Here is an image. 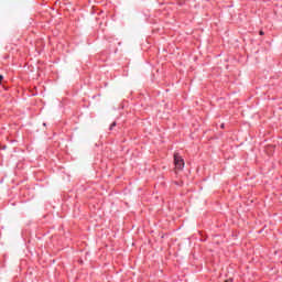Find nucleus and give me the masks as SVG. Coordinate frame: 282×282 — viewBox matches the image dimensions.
Returning <instances> with one entry per match:
<instances>
[{
    "instance_id": "f257e3e1",
    "label": "nucleus",
    "mask_w": 282,
    "mask_h": 282,
    "mask_svg": "<svg viewBox=\"0 0 282 282\" xmlns=\"http://www.w3.org/2000/svg\"><path fill=\"white\" fill-rule=\"evenodd\" d=\"M174 166L177 171H182L184 169V159H182L178 153L174 154Z\"/></svg>"
},
{
    "instance_id": "f03ea898",
    "label": "nucleus",
    "mask_w": 282,
    "mask_h": 282,
    "mask_svg": "<svg viewBox=\"0 0 282 282\" xmlns=\"http://www.w3.org/2000/svg\"><path fill=\"white\" fill-rule=\"evenodd\" d=\"M113 127H116V122H112L110 126V131L113 130Z\"/></svg>"
},
{
    "instance_id": "7ed1b4c3",
    "label": "nucleus",
    "mask_w": 282,
    "mask_h": 282,
    "mask_svg": "<svg viewBox=\"0 0 282 282\" xmlns=\"http://www.w3.org/2000/svg\"><path fill=\"white\" fill-rule=\"evenodd\" d=\"M260 36H263V31H260Z\"/></svg>"
},
{
    "instance_id": "20e7f679",
    "label": "nucleus",
    "mask_w": 282,
    "mask_h": 282,
    "mask_svg": "<svg viewBox=\"0 0 282 282\" xmlns=\"http://www.w3.org/2000/svg\"><path fill=\"white\" fill-rule=\"evenodd\" d=\"M221 129H224V124H221Z\"/></svg>"
}]
</instances>
